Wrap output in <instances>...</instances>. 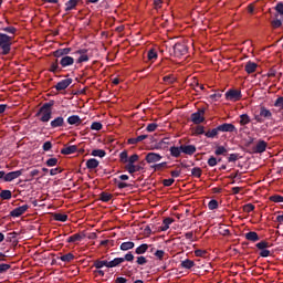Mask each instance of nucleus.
<instances>
[{"instance_id": "obj_1", "label": "nucleus", "mask_w": 283, "mask_h": 283, "mask_svg": "<svg viewBox=\"0 0 283 283\" xmlns=\"http://www.w3.org/2000/svg\"><path fill=\"white\" fill-rule=\"evenodd\" d=\"M52 107H54L53 99L49 103H44L42 107H40L35 116L40 117L41 123H50V120H52Z\"/></svg>"}, {"instance_id": "obj_2", "label": "nucleus", "mask_w": 283, "mask_h": 283, "mask_svg": "<svg viewBox=\"0 0 283 283\" xmlns=\"http://www.w3.org/2000/svg\"><path fill=\"white\" fill-rule=\"evenodd\" d=\"M12 40L13 38L11 35L0 33V50L2 51V56H8V54H10V51L12 50Z\"/></svg>"}, {"instance_id": "obj_3", "label": "nucleus", "mask_w": 283, "mask_h": 283, "mask_svg": "<svg viewBox=\"0 0 283 283\" xmlns=\"http://www.w3.org/2000/svg\"><path fill=\"white\" fill-rule=\"evenodd\" d=\"M226 101H230L231 103H238V101H242V91L230 88L226 92Z\"/></svg>"}, {"instance_id": "obj_4", "label": "nucleus", "mask_w": 283, "mask_h": 283, "mask_svg": "<svg viewBox=\"0 0 283 283\" xmlns=\"http://www.w3.org/2000/svg\"><path fill=\"white\" fill-rule=\"evenodd\" d=\"M205 108H199L198 112L191 114L190 118L195 125L205 123Z\"/></svg>"}, {"instance_id": "obj_5", "label": "nucleus", "mask_w": 283, "mask_h": 283, "mask_svg": "<svg viewBox=\"0 0 283 283\" xmlns=\"http://www.w3.org/2000/svg\"><path fill=\"white\" fill-rule=\"evenodd\" d=\"M266 147H269V143L264 139H259L256 145L252 148L253 154H264L266 151Z\"/></svg>"}, {"instance_id": "obj_6", "label": "nucleus", "mask_w": 283, "mask_h": 283, "mask_svg": "<svg viewBox=\"0 0 283 283\" xmlns=\"http://www.w3.org/2000/svg\"><path fill=\"white\" fill-rule=\"evenodd\" d=\"M218 129L221 133L238 134V128H235V125L229 123H223L219 125Z\"/></svg>"}, {"instance_id": "obj_7", "label": "nucleus", "mask_w": 283, "mask_h": 283, "mask_svg": "<svg viewBox=\"0 0 283 283\" xmlns=\"http://www.w3.org/2000/svg\"><path fill=\"white\" fill-rule=\"evenodd\" d=\"M145 160L148 165H154V163H160L163 157L158 153H148L145 157Z\"/></svg>"}, {"instance_id": "obj_8", "label": "nucleus", "mask_w": 283, "mask_h": 283, "mask_svg": "<svg viewBox=\"0 0 283 283\" xmlns=\"http://www.w3.org/2000/svg\"><path fill=\"white\" fill-rule=\"evenodd\" d=\"M28 209H30V206H28V205L20 206L18 208L13 209L10 212V216L12 218H21V216H23V213H25V211H28Z\"/></svg>"}, {"instance_id": "obj_9", "label": "nucleus", "mask_w": 283, "mask_h": 283, "mask_svg": "<svg viewBox=\"0 0 283 283\" xmlns=\"http://www.w3.org/2000/svg\"><path fill=\"white\" fill-rule=\"evenodd\" d=\"M20 176H23V170H14L8 174L4 172V182H12V180H17Z\"/></svg>"}, {"instance_id": "obj_10", "label": "nucleus", "mask_w": 283, "mask_h": 283, "mask_svg": "<svg viewBox=\"0 0 283 283\" xmlns=\"http://www.w3.org/2000/svg\"><path fill=\"white\" fill-rule=\"evenodd\" d=\"M73 81H74V80H72V77L60 81V82L55 85L56 92H63L64 90H67L69 86L71 85V83H73Z\"/></svg>"}, {"instance_id": "obj_11", "label": "nucleus", "mask_w": 283, "mask_h": 283, "mask_svg": "<svg viewBox=\"0 0 283 283\" xmlns=\"http://www.w3.org/2000/svg\"><path fill=\"white\" fill-rule=\"evenodd\" d=\"M139 158L140 156H138V154H134L130 157H128V161H126L124 169H126L127 171H129L130 169H134V165L138 163Z\"/></svg>"}, {"instance_id": "obj_12", "label": "nucleus", "mask_w": 283, "mask_h": 283, "mask_svg": "<svg viewBox=\"0 0 283 283\" xmlns=\"http://www.w3.org/2000/svg\"><path fill=\"white\" fill-rule=\"evenodd\" d=\"M75 54H80V57L76 60L77 64L87 63V61H90V56L87 55V49L77 50Z\"/></svg>"}, {"instance_id": "obj_13", "label": "nucleus", "mask_w": 283, "mask_h": 283, "mask_svg": "<svg viewBox=\"0 0 283 283\" xmlns=\"http://www.w3.org/2000/svg\"><path fill=\"white\" fill-rule=\"evenodd\" d=\"M174 52L177 56H185V54H187V45L182 43H176L174 45Z\"/></svg>"}, {"instance_id": "obj_14", "label": "nucleus", "mask_w": 283, "mask_h": 283, "mask_svg": "<svg viewBox=\"0 0 283 283\" xmlns=\"http://www.w3.org/2000/svg\"><path fill=\"white\" fill-rule=\"evenodd\" d=\"M85 240V232H78L69 237L67 242H73V244H78Z\"/></svg>"}, {"instance_id": "obj_15", "label": "nucleus", "mask_w": 283, "mask_h": 283, "mask_svg": "<svg viewBox=\"0 0 283 283\" xmlns=\"http://www.w3.org/2000/svg\"><path fill=\"white\" fill-rule=\"evenodd\" d=\"M60 65L61 67H71V65H74V57L70 55L61 57Z\"/></svg>"}, {"instance_id": "obj_16", "label": "nucleus", "mask_w": 283, "mask_h": 283, "mask_svg": "<svg viewBox=\"0 0 283 283\" xmlns=\"http://www.w3.org/2000/svg\"><path fill=\"white\" fill-rule=\"evenodd\" d=\"M70 52H72V48L57 49L53 52V56H55V59H61L63 56H69L67 54H70Z\"/></svg>"}, {"instance_id": "obj_17", "label": "nucleus", "mask_w": 283, "mask_h": 283, "mask_svg": "<svg viewBox=\"0 0 283 283\" xmlns=\"http://www.w3.org/2000/svg\"><path fill=\"white\" fill-rule=\"evenodd\" d=\"M51 129H56L57 127H63L65 125V119L62 116L55 117L50 123Z\"/></svg>"}, {"instance_id": "obj_18", "label": "nucleus", "mask_w": 283, "mask_h": 283, "mask_svg": "<svg viewBox=\"0 0 283 283\" xmlns=\"http://www.w3.org/2000/svg\"><path fill=\"white\" fill-rule=\"evenodd\" d=\"M78 147L76 145L67 146L61 149L63 156H70L71 154H76Z\"/></svg>"}, {"instance_id": "obj_19", "label": "nucleus", "mask_w": 283, "mask_h": 283, "mask_svg": "<svg viewBox=\"0 0 283 283\" xmlns=\"http://www.w3.org/2000/svg\"><path fill=\"white\" fill-rule=\"evenodd\" d=\"M196 153V147L193 145H181V154H186L187 156H193Z\"/></svg>"}, {"instance_id": "obj_20", "label": "nucleus", "mask_w": 283, "mask_h": 283, "mask_svg": "<svg viewBox=\"0 0 283 283\" xmlns=\"http://www.w3.org/2000/svg\"><path fill=\"white\" fill-rule=\"evenodd\" d=\"M66 122L69 123V125H75L76 127H78V125L83 123V119H81L78 115H72L67 117Z\"/></svg>"}, {"instance_id": "obj_21", "label": "nucleus", "mask_w": 283, "mask_h": 283, "mask_svg": "<svg viewBox=\"0 0 283 283\" xmlns=\"http://www.w3.org/2000/svg\"><path fill=\"white\" fill-rule=\"evenodd\" d=\"M245 240L249 242H258L260 240V235L255 231H250L244 234Z\"/></svg>"}, {"instance_id": "obj_22", "label": "nucleus", "mask_w": 283, "mask_h": 283, "mask_svg": "<svg viewBox=\"0 0 283 283\" xmlns=\"http://www.w3.org/2000/svg\"><path fill=\"white\" fill-rule=\"evenodd\" d=\"M258 70V63L248 61L245 64V72L247 74H253Z\"/></svg>"}, {"instance_id": "obj_23", "label": "nucleus", "mask_w": 283, "mask_h": 283, "mask_svg": "<svg viewBox=\"0 0 283 283\" xmlns=\"http://www.w3.org/2000/svg\"><path fill=\"white\" fill-rule=\"evenodd\" d=\"M170 151V156H172V158H180V154H182V146L178 147V146H171L169 148Z\"/></svg>"}, {"instance_id": "obj_24", "label": "nucleus", "mask_w": 283, "mask_h": 283, "mask_svg": "<svg viewBox=\"0 0 283 283\" xmlns=\"http://www.w3.org/2000/svg\"><path fill=\"white\" fill-rule=\"evenodd\" d=\"M174 224V219L172 218H165L163 220L161 226L159 227V231H167L169 229V226Z\"/></svg>"}, {"instance_id": "obj_25", "label": "nucleus", "mask_w": 283, "mask_h": 283, "mask_svg": "<svg viewBox=\"0 0 283 283\" xmlns=\"http://www.w3.org/2000/svg\"><path fill=\"white\" fill-rule=\"evenodd\" d=\"M148 138L147 135H139L137 137H132L128 139V145H138V143H143V140H146Z\"/></svg>"}, {"instance_id": "obj_26", "label": "nucleus", "mask_w": 283, "mask_h": 283, "mask_svg": "<svg viewBox=\"0 0 283 283\" xmlns=\"http://www.w3.org/2000/svg\"><path fill=\"white\" fill-rule=\"evenodd\" d=\"M94 268L96 270H101L103 268L113 269L114 266H109V263H107L106 260H103V261L96 260V261H94Z\"/></svg>"}, {"instance_id": "obj_27", "label": "nucleus", "mask_w": 283, "mask_h": 283, "mask_svg": "<svg viewBox=\"0 0 283 283\" xmlns=\"http://www.w3.org/2000/svg\"><path fill=\"white\" fill-rule=\"evenodd\" d=\"M179 268L185 270H191L192 268H195V261L190 259H186L181 261V264L179 265Z\"/></svg>"}, {"instance_id": "obj_28", "label": "nucleus", "mask_w": 283, "mask_h": 283, "mask_svg": "<svg viewBox=\"0 0 283 283\" xmlns=\"http://www.w3.org/2000/svg\"><path fill=\"white\" fill-rule=\"evenodd\" d=\"M145 165H146L145 160H143L138 165H134V168H130L128 172L130 175H134V174H136L138 171H143L145 169Z\"/></svg>"}, {"instance_id": "obj_29", "label": "nucleus", "mask_w": 283, "mask_h": 283, "mask_svg": "<svg viewBox=\"0 0 283 283\" xmlns=\"http://www.w3.org/2000/svg\"><path fill=\"white\" fill-rule=\"evenodd\" d=\"M218 134H220V129L218 126L216 128L209 129L205 133L206 138H218Z\"/></svg>"}, {"instance_id": "obj_30", "label": "nucleus", "mask_w": 283, "mask_h": 283, "mask_svg": "<svg viewBox=\"0 0 283 283\" xmlns=\"http://www.w3.org/2000/svg\"><path fill=\"white\" fill-rule=\"evenodd\" d=\"M81 0H69L66 3H65V12H70L71 10H74L76 8V6H78V2Z\"/></svg>"}, {"instance_id": "obj_31", "label": "nucleus", "mask_w": 283, "mask_h": 283, "mask_svg": "<svg viewBox=\"0 0 283 283\" xmlns=\"http://www.w3.org/2000/svg\"><path fill=\"white\" fill-rule=\"evenodd\" d=\"M260 116H262V118L271 119L273 117V113H271L269 108L262 106L260 108Z\"/></svg>"}, {"instance_id": "obj_32", "label": "nucleus", "mask_w": 283, "mask_h": 283, "mask_svg": "<svg viewBox=\"0 0 283 283\" xmlns=\"http://www.w3.org/2000/svg\"><path fill=\"white\" fill-rule=\"evenodd\" d=\"M101 163L96 158H91L86 161V167L88 169H96Z\"/></svg>"}, {"instance_id": "obj_33", "label": "nucleus", "mask_w": 283, "mask_h": 283, "mask_svg": "<svg viewBox=\"0 0 283 283\" xmlns=\"http://www.w3.org/2000/svg\"><path fill=\"white\" fill-rule=\"evenodd\" d=\"M49 72H52V74H56V72H62L61 66H59V60H55V62L51 63Z\"/></svg>"}, {"instance_id": "obj_34", "label": "nucleus", "mask_w": 283, "mask_h": 283, "mask_svg": "<svg viewBox=\"0 0 283 283\" xmlns=\"http://www.w3.org/2000/svg\"><path fill=\"white\" fill-rule=\"evenodd\" d=\"M91 156H94L97 158H105L107 156V153L103 149H93L91 153Z\"/></svg>"}, {"instance_id": "obj_35", "label": "nucleus", "mask_w": 283, "mask_h": 283, "mask_svg": "<svg viewBox=\"0 0 283 283\" xmlns=\"http://www.w3.org/2000/svg\"><path fill=\"white\" fill-rule=\"evenodd\" d=\"M142 233L145 238H149L154 234V228H151V224H148L145 228H142Z\"/></svg>"}, {"instance_id": "obj_36", "label": "nucleus", "mask_w": 283, "mask_h": 283, "mask_svg": "<svg viewBox=\"0 0 283 283\" xmlns=\"http://www.w3.org/2000/svg\"><path fill=\"white\" fill-rule=\"evenodd\" d=\"M112 198H114V196L109 192L103 191L99 193V200L102 202H109V200H112Z\"/></svg>"}, {"instance_id": "obj_37", "label": "nucleus", "mask_w": 283, "mask_h": 283, "mask_svg": "<svg viewBox=\"0 0 283 283\" xmlns=\"http://www.w3.org/2000/svg\"><path fill=\"white\" fill-rule=\"evenodd\" d=\"M148 61H151L154 63L158 59V52L155 51V49H150L147 53Z\"/></svg>"}, {"instance_id": "obj_38", "label": "nucleus", "mask_w": 283, "mask_h": 283, "mask_svg": "<svg viewBox=\"0 0 283 283\" xmlns=\"http://www.w3.org/2000/svg\"><path fill=\"white\" fill-rule=\"evenodd\" d=\"M240 125L244 126V125H249V123H251V117L249 116V114H242L240 115Z\"/></svg>"}, {"instance_id": "obj_39", "label": "nucleus", "mask_w": 283, "mask_h": 283, "mask_svg": "<svg viewBox=\"0 0 283 283\" xmlns=\"http://www.w3.org/2000/svg\"><path fill=\"white\" fill-rule=\"evenodd\" d=\"M124 262H127V261L124 259H115L112 261H107V264H109V268H116V266H119L120 264H123Z\"/></svg>"}, {"instance_id": "obj_40", "label": "nucleus", "mask_w": 283, "mask_h": 283, "mask_svg": "<svg viewBox=\"0 0 283 283\" xmlns=\"http://www.w3.org/2000/svg\"><path fill=\"white\" fill-rule=\"evenodd\" d=\"M167 167V161H163L160 164H155L150 166V169H154V171H163Z\"/></svg>"}, {"instance_id": "obj_41", "label": "nucleus", "mask_w": 283, "mask_h": 283, "mask_svg": "<svg viewBox=\"0 0 283 283\" xmlns=\"http://www.w3.org/2000/svg\"><path fill=\"white\" fill-rule=\"evenodd\" d=\"M0 198L2 200H11L12 199V191H10V190H1Z\"/></svg>"}, {"instance_id": "obj_42", "label": "nucleus", "mask_w": 283, "mask_h": 283, "mask_svg": "<svg viewBox=\"0 0 283 283\" xmlns=\"http://www.w3.org/2000/svg\"><path fill=\"white\" fill-rule=\"evenodd\" d=\"M53 218L56 222H67V214L65 213H55Z\"/></svg>"}, {"instance_id": "obj_43", "label": "nucleus", "mask_w": 283, "mask_h": 283, "mask_svg": "<svg viewBox=\"0 0 283 283\" xmlns=\"http://www.w3.org/2000/svg\"><path fill=\"white\" fill-rule=\"evenodd\" d=\"M57 259H60L64 263H71V261H73V259H74V255H73V253H66Z\"/></svg>"}, {"instance_id": "obj_44", "label": "nucleus", "mask_w": 283, "mask_h": 283, "mask_svg": "<svg viewBox=\"0 0 283 283\" xmlns=\"http://www.w3.org/2000/svg\"><path fill=\"white\" fill-rule=\"evenodd\" d=\"M119 160L123 163V165H127V161L129 160V155L127 154V150H123L119 154Z\"/></svg>"}, {"instance_id": "obj_45", "label": "nucleus", "mask_w": 283, "mask_h": 283, "mask_svg": "<svg viewBox=\"0 0 283 283\" xmlns=\"http://www.w3.org/2000/svg\"><path fill=\"white\" fill-rule=\"evenodd\" d=\"M191 176H193L195 178H200L202 176V168L200 167L192 168Z\"/></svg>"}, {"instance_id": "obj_46", "label": "nucleus", "mask_w": 283, "mask_h": 283, "mask_svg": "<svg viewBox=\"0 0 283 283\" xmlns=\"http://www.w3.org/2000/svg\"><path fill=\"white\" fill-rule=\"evenodd\" d=\"M46 167H56L59 165V159L56 157L50 158L45 163Z\"/></svg>"}, {"instance_id": "obj_47", "label": "nucleus", "mask_w": 283, "mask_h": 283, "mask_svg": "<svg viewBox=\"0 0 283 283\" xmlns=\"http://www.w3.org/2000/svg\"><path fill=\"white\" fill-rule=\"evenodd\" d=\"M15 254L6 251L4 253H0V262H6L8 258H13Z\"/></svg>"}, {"instance_id": "obj_48", "label": "nucleus", "mask_w": 283, "mask_h": 283, "mask_svg": "<svg viewBox=\"0 0 283 283\" xmlns=\"http://www.w3.org/2000/svg\"><path fill=\"white\" fill-rule=\"evenodd\" d=\"M91 129H93V132H101V129H103V124L101 122H93Z\"/></svg>"}, {"instance_id": "obj_49", "label": "nucleus", "mask_w": 283, "mask_h": 283, "mask_svg": "<svg viewBox=\"0 0 283 283\" xmlns=\"http://www.w3.org/2000/svg\"><path fill=\"white\" fill-rule=\"evenodd\" d=\"M135 259V256L133 255V252H128L124 255V258H115V260H124L127 262H133V260Z\"/></svg>"}, {"instance_id": "obj_50", "label": "nucleus", "mask_w": 283, "mask_h": 283, "mask_svg": "<svg viewBox=\"0 0 283 283\" xmlns=\"http://www.w3.org/2000/svg\"><path fill=\"white\" fill-rule=\"evenodd\" d=\"M101 247H116V242L114 240H103L99 242Z\"/></svg>"}, {"instance_id": "obj_51", "label": "nucleus", "mask_w": 283, "mask_h": 283, "mask_svg": "<svg viewBox=\"0 0 283 283\" xmlns=\"http://www.w3.org/2000/svg\"><path fill=\"white\" fill-rule=\"evenodd\" d=\"M214 154L216 156H224V154H227V148L224 146H218Z\"/></svg>"}, {"instance_id": "obj_52", "label": "nucleus", "mask_w": 283, "mask_h": 283, "mask_svg": "<svg viewBox=\"0 0 283 283\" xmlns=\"http://www.w3.org/2000/svg\"><path fill=\"white\" fill-rule=\"evenodd\" d=\"M11 269V265L8 263H0V275L7 273Z\"/></svg>"}, {"instance_id": "obj_53", "label": "nucleus", "mask_w": 283, "mask_h": 283, "mask_svg": "<svg viewBox=\"0 0 283 283\" xmlns=\"http://www.w3.org/2000/svg\"><path fill=\"white\" fill-rule=\"evenodd\" d=\"M243 211L245 213H251V211H255V206L253 203H247L243 206Z\"/></svg>"}, {"instance_id": "obj_54", "label": "nucleus", "mask_w": 283, "mask_h": 283, "mask_svg": "<svg viewBox=\"0 0 283 283\" xmlns=\"http://www.w3.org/2000/svg\"><path fill=\"white\" fill-rule=\"evenodd\" d=\"M195 134H196V136H202V134H207V132H205V126L198 125L195 128Z\"/></svg>"}, {"instance_id": "obj_55", "label": "nucleus", "mask_w": 283, "mask_h": 283, "mask_svg": "<svg viewBox=\"0 0 283 283\" xmlns=\"http://www.w3.org/2000/svg\"><path fill=\"white\" fill-rule=\"evenodd\" d=\"M154 256L156 258V260L163 261V259L165 258V251H163V250H156V251L154 252Z\"/></svg>"}, {"instance_id": "obj_56", "label": "nucleus", "mask_w": 283, "mask_h": 283, "mask_svg": "<svg viewBox=\"0 0 283 283\" xmlns=\"http://www.w3.org/2000/svg\"><path fill=\"white\" fill-rule=\"evenodd\" d=\"M208 208L210 209V211L218 209V200L211 199L208 203Z\"/></svg>"}, {"instance_id": "obj_57", "label": "nucleus", "mask_w": 283, "mask_h": 283, "mask_svg": "<svg viewBox=\"0 0 283 283\" xmlns=\"http://www.w3.org/2000/svg\"><path fill=\"white\" fill-rule=\"evenodd\" d=\"M273 255V251H270V250H260L259 252V256L261 258H269Z\"/></svg>"}, {"instance_id": "obj_58", "label": "nucleus", "mask_w": 283, "mask_h": 283, "mask_svg": "<svg viewBox=\"0 0 283 283\" xmlns=\"http://www.w3.org/2000/svg\"><path fill=\"white\" fill-rule=\"evenodd\" d=\"M271 25L274 30H277V28H282V20L281 19H275L271 22Z\"/></svg>"}, {"instance_id": "obj_59", "label": "nucleus", "mask_w": 283, "mask_h": 283, "mask_svg": "<svg viewBox=\"0 0 283 283\" xmlns=\"http://www.w3.org/2000/svg\"><path fill=\"white\" fill-rule=\"evenodd\" d=\"M135 263H136L137 265H139V266H144V265H146L147 260H146L145 256L139 255V256H137V261H135Z\"/></svg>"}, {"instance_id": "obj_60", "label": "nucleus", "mask_w": 283, "mask_h": 283, "mask_svg": "<svg viewBox=\"0 0 283 283\" xmlns=\"http://www.w3.org/2000/svg\"><path fill=\"white\" fill-rule=\"evenodd\" d=\"M271 202H283V197L280 195H274L270 197Z\"/></svg>"}, {"instance_id": "obj_61", "label": "nucleus", "mask_w": 283, "mask_h": 283, "mask_svg": "<svg viewBox=\"0 0 283 283\" xmlns=\"http://www.w3.org/2000/svg\"><path fill=\"white\" fill-rule=\"evenodd\" d=\"M134 242L127 241L120 244V249H134Z\"/></svg>"}, {"instance_id": "obj_62", "label": "nucleus", "mask_w": 283, "mask_h": 283, "mask_svg": "<svg viewBox=\"0 0 283 283\" xmlns=\"http://www.w3.org/2000/svg\"><path fill=\"white\" fill-rule=\"evenodd\" d=\"M274 107H280L281 109H283V96L276 98V101L274 102Z\"/></svg>"}, {"instance_id": "obj_63", "label": "nucleus", "mask_w": 283, "mask_h": 283, "mask_svg": "<svg viewBox=\"0 0 283 283\" xmlns=\"http://www.w3.org/2000/svg\"><path fill=\"white\" fill-rule=\"evenodd\" d=\"M195 256H197V258H206L207 256V252H206V250H195Z\"/></svg>"}, {"instance_id": "obj_64", "label": "nucleus", "mask_w": 283, "mask_h": 283, "mask_svg": "<svg viewBox=\"0 0 283 283\" xmlns=\"http://www.w3.org/2000/svg\"><path fill=\"white\" fill-rule=\"evenodd\" d=\"M274 10L277 12V14H283V2H277Z\"/></svg>"}]
</instances>
